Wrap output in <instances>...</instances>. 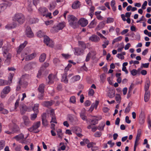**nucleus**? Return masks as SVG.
<instances>
[{"mask_svg": "<svg viewBox=\"0 0 151 151\" xmlns=\"http://www.w3.org/2000/svg\"><path fill=\"white\" fill-rule=\"evenodd\" d=\"M14 22L12 24H9L5 26L7 29H11L14 28L18 25L17 22L19 24H22L25 22V17L23 14L22 13H17L15 14L12 19Z\"/></svg>", "mask_w": 151, "mask_h": 151, "instance_id": "nucleus-1", "label": "nucleus"}, {"mask_svg": "<svg viewBox=\"0 0 151 151\" xmlns=\"http://www.w3.org/2000/svg\"><path fill=\"white\" fill-rule=\"evenodd\" d=\"M68 20L70 26L75 28L78 22V19L72 15H69L68 16Z\"/></svg>", "mask_w": 151, "mask_h": 151, "instance_id": "nucleus-2", "label": "nucleus"}, {"mask_svg": "<svg viewBox=\"0 0 151 151\" xmlns=\"http://www.w3.org/2000/svg\"><path fill=\"white\" fill-rule=\"evenodd\" d=\"M28 76V75L26 74L22 76L21 78L19 79L18 82L19 84H20L23 88H25L28 85V83L27 81H25L24 79L25 78Z\"/></svg>", "mask_w": 151, "mask_h": 151, "instance_id": "nucleus-3", "label": "nucleus"}, {"mask_svg": "<svg viewBox=\"0 0 151 151\" xmlns=\"http://www.w3.org/2000/svg\"><path fill=\"white\" fill-rule=\"evenodd\" d=\"M67 75V73H64L62 75L61 81L65 83H68V79H70V78L73 75V74H70L68 76Z\"/></svg>", "mask_w": 151, "mask_h": 151, "instance_id": "nucleus-4", "label": "nucleus"}, {"mask_svg": "<svg viewBox=\"0 0 151 151\" xmlns=\"http://www.w3.org/2000/svg\"><path fill=\"white\" fill-rule=\"evenodd\" d=\"M40 122L38 121L35 123L32 126L28 129V130L31 132H33L35 133L38 132L39 131L37 130V129L40 126Z\"/></svg>", "mask_w": 151, "mask_h": 151, "instance_id": "nucleus-5", "label": "nucleus"}, {"mask_svg": "<svg viewBox=\"0 0 151 151\" xmlns=\"http://www.w3.org/2000/svg\"><path fill=\"white\" fill-rule=\"evenodd\" d=\"M44 42L47 46L52 47H53L54 43L47 36H44Z\"/></svg>", "mask_w": 151, "mask_h": 151, "instance_id": "nucleus-6", "label": "nucleus"}, {"mask_svg": "<svg viewBox=\"0 0 151 151\" xmlns=\"http://www.w3.org/2000/svg\"><path fill=\"white\" fill-rule=\"evenodd\" d=\"M37 66V63L35 62H32L29 63L26 65L24 67V69L26 70H29L32 69Z\"/></svg>", "mask_w": 151, "mask_h": 151, "instance_id": "nucleus-7", "label": "nucleus"}, {"mask_svg": "<svg viewBox=\"0 0 151 151\" xmlns=\"http://www.w3.org/2000/svg\"><path fill=\"white\" fill-rule=\"evenodd\" d=\"M78 22L82 27L86 26L88 23V20L83 18H81Z\"/></svg>", "mask_w": 151, "mask_h": 151, "instance_id": "nucleus-8", "label": "nucleus"}, {"mask_svg": "<svg viewBox=\"0 0 151 151\" xmlns=\"http://www.w3.org/2000/svg\"><path fill=\"white\" fill-rule=\"evenodd\" d=\"M74 54L77 55H79L83 54L84 52V50L82 48L79 47H76L74 48Z\"/></svg>", "mask_w": 151, "mask_h": 151, "instance_id": "nucleus-9", "label": "nucleus"}, {"mask_svg": "<svg viewBox=\"0 0 151 151\" xmlns=\"http://www.w3.org/2000/svg\"><path fill=\"white\" fill-rule=\"evenodd\" d=\"M145 113L143 111H141L139 117V122L141 124H143L145 122Z\"/></svg>", "mask_w": 151, "mask_h": 151, "instance_id": "nucleus-10", "label": "nucleus"}, {"mask_svg": "<svg viewBox=\"0 0 151 151\" xmlns=\"http://www.w3.org/2000/svg\"><path fill=\"white\" fill-rule=\"evenodd\" d=\"M26 32L27 36L28 37L31 38L34 36V34L32 31L30 27L27 26V27Z\"/></svg>", "mask_w": 151, "mask_h": 151, "instance_id": "nucleus-11", "label": "nucleus"}, {"mask_svg": "<svg viewBox=\"0 0 151 151\" xmlns=\"http://www.w3.org/2000/svg\"><path fill=\"white\" fill-rule=\"evenodd\" d=\"M89 39L90 40L95 42H98L100 40L99 37L96 35H92L89 37Z\"/></svg>", "mask_w": 151, "mask_h": 151, "instance_id": "nucleus-12", "label": "nucleus"}, {"mask_svg": "<svg viewBox=\"0 0 151 151\" xmlns=\"http://www.w3.org/2000/svg\"><path fill=\"white\" fill-rule=\"evenodd\" d=\"M80 116L81 119L83 121H85L88 122V119L86 115V112L84 110L82 111L80 114Z\"/></svg>", "mask_w": 151, "mask_h": 151, "instance_id": "nucleus-13", "label": "nucleus"}, {"mask_svg": "<svg viewBox=\"0 0 151 151\" xmlns=\"http://www.w3.org/2000/svg\"><path fill=\"white\" fill-rule=\"evenodd\" d=\"M42 124L43 125L45 126L47 124V122L46 119V114L43 113L42 115Z\"/></svg>", "mask_w": 151, "mask_h": 151, "instance_id": "nucleus-14", "label": "nucleus"}, {"mask_svg": "<svg viewBox=\"0 0 151 151\" xmlns=\"http://www.w3.org/2000/svg\"><path fill=\"white\" fill-rule=\"evenodd\" d=\"M10 129L13 132V133L18 132L19 130V127L16 124H13Z\"/></svg>", "mask_w": 151, "mask_h": 151, "instance_id": "nucleus-15", "label": "nucleus"}, {"mask_svg": "<svg viewBox=\"0 0 151 151\" xmlns=\"http://www.w3.org/2000/svg\"><path fill=\"white\" fill-rule=\"evenodd\" d=\"M24 123L25 125L28 126L30 124V122L28 116H24L22 117Z\"/></svg>", "mask_w": 151, "mask_h": 151, "instance_id": "nucleus-16", "label": "nucleus"}, {"mask_svg": "<svg viewBox=\"0 0 151 151\" xmlns=\"http://www.w3.org/2000/svg\"><path fill=\"white\" fill-rule=\"evenodd\" d=\"M20 106V112L22 115H23L27 111V108L25 105L24 104Z\"/></svg>", "mask_w": 151, "mask_h": 151, "instance_id": "nucleus-17", "label": "nucleus"}, {"mask_svg": "<svg viewBox=\"0 0 151 151\" xmlns=\"http://www.w3.org/2000/svg\"><path fill=\"white\" fill-rule=\"evenodd\" d=\"M80 6V2L78 1H76L74 2L72 6V8L76 9L79 8Z\"/></svg>", "mask_w": 151, "mask_h": 151, "instance_id": "nucleus-18", "label": "nucleus"}, {"mask_svg": "<svg viewBox=\"0 0 151 151\" xmlns=\"http://www.w3.org/2000/svg\"><path fill=\"white\" fill-rule=\"evenodd\" d=\"M27 44V42L25 41L24 43L21 45L19 46V48L17 51V54H19L20 53L23 48L25 47Z\"/></svg>", "mask_w": 151, "mask_h": 151, "instance_id": "nucleus-19", "label": "nucleus"}, {"mask_svg": "<svg viewBox=\"0 0 151 151\" xmlns=\"http://www.w3.org/2000/svg\"><path fill=\"white\" fill-rule=\"evenodd\" d=\"M150 91L145 92L144 95V101L146 102H147L150 98Z\"/></svg>", "mask_w": 151, "mask_h": 151, "instance_id": "nucleus-20", "label": "nucleus"}, {"mask_svg": "<svg viewBox=\"0 0 151 151\" xmlns=\"http://www.w3.org/2000/svg\"><path fill=\"white\" fill-rule=\"evenodd\" d=\"M80 78V77L79 75H77L71 77L70 79V81L71 82H74L77 81L79 80Z\"/></svg>", "mask_w": 151, "mask_h": 151, "instance_id": "nucleus-21", "label": "nucleus"}, {"mask_svg": "<svg viewBox=\"0 0 151 151\" xmlns=\"http://www.w3.org/2000/svg\"><path fill=\"white\" fill-rule=\"evenodd\" d=\"M36 56V54L35 53H32L27 56L25 58V60L26 61L31 60L34 58Z\"/></svg>", "mask_w": 151, "mask_h": 151, "instance_id": "nucleus-22", "label": "nucleus"}, {"mask_svg": "<svg viewBox=\"0 0 151 151\" xmlns=\"http://www.w3.org/2000/svg\"><path fill=\"white\" fill-rule=\"evenodd\" d=\"M150 84V81L149 79L146 81V84L145 86V92L150 91L148 90Z\"/></svg>", "mask_w": 151, "mask_h": 151, "instance_id": "nucleus-23", "label": "nucleus"}, {"mask_svg": "<svg viewBox=\"0 0 151 151\" xmlns=\"http://www.w3.org/2000/svg\"><path fill=\"white\" fill-rule=\"evenodd\" d=\"M45 88V85L42 83L40 84L38 88V90L39 92L41 93H43L44 92V89Z\"/></svg>", "mask_w": 151, "mask_h": 151, "instance_id": "nucleus-24", "label": "nucleus"}, {"mask_svg": "<svg viewBox=\"0 0 151 151\" xmlns=\"http://www.w3.org/2000/svg\"><path fill=\"white\" fill-rule=\"evenodd\" d=\"M42 104L44 106L49 107L52 105V103L51 101H46L42 102Z\"/></svg>", "mask_w": 151, "mask_h": 151, "instance_id": "nucleus-25", "label": "nucleus"}, {"mask_svg": "<svg viewBox=\"0 0 151 151\" xmlns=\"http://www.w3.org/2000/svg\"><path fill=\"white\" fill-rule=\"evenodd\" d=\"M55 77V76L53 75L50 74L49 75L48 78L49 80V83H53Z\"/></svg>", "mask_w": 151, "mask_h": 151, "instance_id": "nucleus-26", "label": "nucleus"}, {"mask_svg": "<svg viewBox=\"0 0 151 151\" xmlns=\"http://www.w3.org/2000/svg\"><path fill=\"white\" fill-rule=\"evenodd\" d=\"M39 11L44 16L45 15L44 13H46L47 11V9L45 7H40L39 9Z\"/></svg>", "mask_w": 151, "mask_h": 151, "instance_id": "nucleus-27", "label": "nucleus"}, {"mask_svg": "<svg viewBox=\"0 0 151 151\" xmlns=\"http://www.w3.org/2000/svg\"><path fill=\"white\" fill-rule=\"evenodd\" d=\"M24 135L22 134H20L14 137V138L17 141H19L22 139L24 138Z\"/></svg>", "mask_w": 151, "mask_h": 151, "instance_id": "nucleus-28", "label": "nucleus"}, {"mask_svg": "<svg viewBox=\"0 0 151 151\" xmlns=\"http://www.w3.org/2000/svg\"><path fill=\"white\" fill-rule=\"evenodd\" d=\"M46 58V55L45 53L42 54L40 57L39 60L40 62H44Z\"/></svg>", "mask_w": 151, "mask_h": 151, "instance_id": "nucleus-29", "label": "nucleus"}, {"mask_svg": "<svg viewBox=\"0 0 151 151\" xmlns=\"http://www.w3.org/2000/svg\"><path fill=\"white\" fill-rule=\"evenodd\" d=\"M115 91L114 90L110 91L108 94V96L110 98H113L114 96Z\"/></svg>", "mask_w": 151, "mask_h": 151, "instance_id": "nucleus-30", "label": "nucleus"}, {"mask_svg": "<svg viewBox=\"0 0 151 151\" xmlns=\"http://www.w3.org/2000/svg\"><path fill=\"white\" fill-rule=\"evenodd\" d=\"M60 30L58 26L57 25L56 27H53L51 29V32L52 33H55L58 32L59 30Z\"/></svg>", "mask_w": 151, "mask_h": 151, "instance_id": "nucleus-31", "label": "nucleus"}, {"mask_svg": "<svg viewBox=\"0 0 151 151\" xmlns=\"http://www.w3.org/2000/svg\"><path fill=\"white\" fill-rule=\"evenodd\" d=\"M7 7V5L5 3L0 4V13L4 10Z\"/></svg>", "mask_w": 151, "mask_h": 151, "instance_id": "nucleus-32", "label": "nucleus"}, {"mask_svg": "<svg viewBox=\"0 0 151 151\" xmlns=\"http://www.w3.org/2000/svg\"><path fill=\"white\" fill-rule=\"evenodd\" d=\"M4 92L6 94H8L10 91V87L9 86H6L5 87L3 90Z\"/></svg>", "mask_w": 151, "mask_h": 151, "instance_id": "nucleus-33", "label": "nucleus"}, {"mask_svg": "<svg viewBox=\"0 0 151 151\" xmlns=\"http://www.w3.org/2000/svg\"><path fill=\"white\" fill-rule=\"evenodd\" d=\"M39 108V104H36L34 105V106L32 108V109L35 112L38 113L39 111L38 109Z\"/></svg>", "mask_w": 151, "mask_h": 151, "instance_id": "nucleus-34", "label": "nucleus"}, {"mask_svg": "<svg viewBox=\"0 0 151 151\" xmlns=\"http://www.w3.org/2000/svg\"><path fill=\"white\" fill-rule=\"evenodd\" d=\"M5 142L4 140H0V150L3 149L5 146Z\"/></svg>", "mask_w": 151, "mask_h": 151, "instance_id": "nucleus-35", "label": "nucleus"}, {"mask_svg": "<svg viewBox=\"0 0 151 151\" xmlns=\"http://www.w3.org/2000/svg\"><path fill=\"white\" fill-rule=\"evenodd\" d=\"M8 83L7 81L4 80L0 79V86H3L6 85Z\"/></svg>", "mask_w": 151, "mask_h": 151, "instance_id": "nucleus-36", "label": "nucleus"}, {"mask_svg": "<svg viewBox=\"0 0 151 151\" xmlns=\"http://www.w3.org/2000/svg\"><path fill=\"white\" fill-rule=\"evenodd\" d=\"M90 120L91 121V124L94 125H96L98 123V121L99 119L95 118L92 119H90Z\"/></svg>", "mask_w": 151, "mask_h": 151, "instance_id": "nucleus-37", "label": "nucleus"}, {"mask_svg": "<svg viewBox=\"0 0 151 151\" xmlns=\"http://www.w3.org/2000/svg\"><path fill=\"white\" fill-rule=\"evenodd\" d=\"M122 38V36H119L118 37L114 39L112 41V44L113 45L115 43L120 41L121 40Z\"/></svg>", "mask_w": 151, "mask_h": 151, "instance_id": "nucleus-38", "label": "nucleus"}, {"mask_svg": "<svg viewBox=\"0 0 151 151\" xmlns=\"http://www.w3.org/2000/svg\"><path fill=\"white\" fill-rule=\"evenodd\" d=\"M96 25V22L94 20L91 22L88 26L89 27V28H92L94 27Z\"/></svg>", "mask_w": 151, "mask_h": 151, "instance_id": "nucleus-39", "label": "nucleus"}, {"mask_svg": "<svg viewBox=\"0 0 151 151\" xmlns=\"http://www.w3.org/2000/svg\"><path fill=\"white\" fill-rule=\"evenodd\" d=\"M38 113L35 112V113L31 114L30 115V119L32 120H34L37 117V115Z\"/></svg>", "mask_w": 151, "mask_h": 151, "instance_id": "nucleus-40", "label": "nucleus"}, {"mask_svg": "<svg viewBox=\"0 0 151 151\" xmlns=\"http://www.w3.org/2000/svg\"><path fill=\"white\" fill-rule=\"evenodd\" d=\"M79 45L82 47V48L85 49L86 48V45L84 42L81 41H78V42Z\"/></svg>", "mask_w": 151, "mask_h": 151, "instance_id": "nucleus-41", "label": "nucleus"}, {"mask_svg": "<svg viewBox=\"0 0 151 151\" xmlns=\"http://www.w3.org/2000/svg\"><path fill=\"white\" fill-rule=\"evenodd\" d=\"M57 26H58L60 30L62 29L65 26V22L60 23Z\"/></svg>", "mask_w": 151, "mask_h": 151, "instance_id": "nucleus-42", "label": "nucleus"}, {"mask_svg": "<svg viewBox=\"0 0 151 151\" xmlns=\"http://www.w3.org/2000/svg\"><path fill=\"white\" fill-rule=\"evenodd\" d=\"M106 75L104 73H103L100 75V80L101 82L103 83L105 81V80L106 78Z\"/></svg>", "mask_w": 151, "mask_h": 151, "instance_id": "nucleus-43", "label": "nucleus"}, {"mask_svg": "<svg viewBox=\"0 0 151 151\" xmlns=\"http://www.w3.org/2000/svg\"><path fill=\"white\" fill-rule=\"evenodd\" d=\"M104 44L102 45V46L104 48L106 47V46L108 45L109 43V41L108 40H105L104 41Z\"/></svg>", "mask_w": 151, "mask_h": 151, "instance_id": "nucleus-44", "label": "nucleus"}, {"mask_svg": "<svg viewBox=\"0 0 151 151\" xmlns=\"http://www.w3.org/2000/svg\"><path fill=\"white\" fill-rule=\"evenodd\" d=\"M115 99L117 102L120 103L121 102V97L119 95L116 94L115 97Z\"/></svg>", "mask_w": 151, "mask_h": 151, "instance_id": "nucleus-45", "label": "nucleus"}, {"mask_svg": "<svg viewBox=\"0 0 151 151\" xmlns=\"http://www.w3.org/2000/svg\"><path fill=\"white\" fill-rule=\"evenodd\" d=\"M131 108V107L130 105V103H129L128 104L127 106L125 109V111H124V112L125 113H129V111H130Z\"/></svg>", "mask_w": 151, "mask_h": 151, "instance_id": "nucleus-46", "label": "nucleus"}, {"mask_svg": "<svg viewBox=\"0 0 151 151\" xmlns=\"http://www.w3.org/2000/svg\"><path fill=\"white\" fill-rule=\"evenodd\" d=\"M43 67H41L40 70L38 71V73L37 75V76L38 77H40L41 76V74L43 73V71L44 70L43 69Z\"/></svg>", "mask_w": 151, "mask_h": 151, "instance_id": "nucleus-47", "label": "nucleus"}, {"mask_svg": "<svg viewBox=\"0 0 151 151\" xmlns=\"http://www.w3.org/2000/svg\"><path fill=\"white\" fill-rule=\"evenodd\" d=\"M57 134L58 137L60 138H62V130L61 129H58L57 131Z\"/></svg>", "mask_w": 151, "mask_h": 151, "instance_id": "nucleus-48", "label": "nucleus"}, {"mask_svg": "<svg viewBox=\"0 0 151 151\" xmlns=\"http://www.w3.org/2000/svg\"><path fill=\"white\" fill-rule=\"evenodd\" d=\"M37 36L39 37H44V34L43 32H42L41 31H39L37 33Z\"/></svg>", "mask_w": 151, "mask_h": 151, "instance_id": "nucleus-49", "label": "nucleus"}, {"mask_svg": "<svg viewBox=\"0 0 151 151\" xmlns=\"http://www.w3.org/2000/svg\"><path fill=\"white\" fill-rule=\"evenodd\" d=\"M70 101L73 103H75L76 102V97L75 96H72L70 98Z\"/></svg>", "mask_w": 151, "mask_h": 151, "instance_id": "nucleus-50", "label": "nucleus"}, {"mask_svg": "<svg viewBox=\"0 0 151 151\" xmlns=\"http://www.w3.org/2000/svg\"><path fill=\"white\" fill-rule=\"evenodd\" d=\"M137 70L133 69L131 71V73L132 76H134L137 74Z\"/></svg>", "mask_w": 151, "mask_h": 151, "instance_id": "nucleus-51", "label": "nucleus"}, {"mask_svg": "<svg viewBox=\"0 0 151 151\" xmlns=\"http://www.w3.org/2000/svg\"><path fill=\"white\" fill-rule=\"evenodd\" d=\"M101 133L100 132H97L94 134V135L96 137H99L101 135Z\"/></svg>", "mask_w": 151, "mask_h": 151, "instance_id": "nucleus-52", "label": "nucleus"}, {"mask_svg": "<svg viewBox=\"0 0 151 151\" xmlns=\"http://www.w3.org/2000/svg\"><path fill=\"white\" fill-rule=\"evenodd\" d=\"M2 50L4 54H7L8 50L7 47L4 46L2 48Z\"/></svg>", "mask_w": 151, "mask_h": 151, "instance_id": "nucleus-53", "label": "nucleus"}, {"mask_svg": "<svg viewBox=\"0 0 151 151\" xmlns=\"http://www.w3.org/2000/svg\"><path fill=\"white\" fill-rule=\"evenodd\" d=\"M55 6L53 3H51L50 5L49 9L50 10H51L55 8Z\"/></svg>", "mask_w": 151, "mask_h": 151, "instance_id": "nucleus-54", "label": "nucleus"}, {"mask_svg": "<svg viewBox=\"0 0 151 151\" xmlns=\"http://www.w3.org/2000/svg\"><path fill=\"white\" fill-rule=\"evenodd\" d=\"M91 53L90 52H89L88 54L86 56V61L88 62L89 60L90 59L91 57Z\"/></svg>", "mask_w": 151, "mask_h": 151, "instance_id": "nucleus-55", "label": "nucleus"}, {"mask_svg": "<svg viewBox=\"0 0 151 151\" xmlns=\"http://www.w3.org/2000/svg\"><path fill=\"white\" fill-rule=\"evenodd\" d=\"M114 21V19L112 18L109 17L108 18L107 20V23H109L112 22Z\"/></svg>", "mask_w": 151, "mask_h": 151, "instance_id": "nucleus-56", "label": "nucleus"}, {"mask_svg": "<svg viewBox=\"0 0 151 151\" xmlns=\"http://www.w3.org/2000/svg\"><path fill=\"white\" fill-rule=\"evenodd\" d=\"M94 93V90L93 89H91L89 90L88 93L89 95L92 96L93 95Z\"/></svg>", "mask_w": 151, "mask_h": 151, "instance_id": "nucleus-57", "label": "nucleus"}, {"mask_svg": "<svg viewBox=\"0 0 151 151\" xmlns=\"http://www.w3.org/2000/svg\"><path fill=\"white\" fill-rule=\"evenodd\" d=\"M85 105L86 106H90L91 104V102L89 100H86L84 103Z\"/></svg>", "mask_w": 151, "mask_h": 151, "instance_id": "nucleus-58", "label": "nucleus"}, {"mask_svg": "<svg viewBox=\"0 0 151 151\" xmlns=\"http://www.w3.org/2000/svg\"><path fill=\"white\" fill-rule=\"evenodd\" d=\"M96 145V143H93V142H90L89 143H88L87 145V146L88 147V148H89L91 147H93V145Z\"/></svg>", "mask_w": 151, "mask_h": 151, "instance_id": "nucleus-59", "label": "nucleus"}, {"mask_svg": "<svg viewBox=\"0 0 151 151\" xmlns=\"http://www.w3.org/2000/svg\"><path fill=\"white\" fill-rule=\"evenodd\" d=\"M133 86H134L133 84H132L131 85L130 87H129V90L128 91V94H129L130 93L131 91H132V88L133 87Z\"/></svg>", "mask_w": 151, "mask_h": 151, "instance_id": "nucleus-60", "label": "nucleus"}, {"mask_svg": "<svg viewBox=\"0 0 151 151\" xmlns=\"http://www.w3.org/2000/svg\"><path fill=\"white\" fill-rule=\"evenodd\" d=\"M117 57L118 58L121 59L122 60H123L124 59V57L122 55V54H117Z\"/></svg>", "mask_w": 151, "mask_h": 151, "instance_id": "nucleus-61", "label": "nucleus"}, {"mask_svg": "<svg viewBox=\"0 0 151 151\" xmlns=\"http://www.w3.org/2000/svg\"><path fill=\"white\" fill-rule=\"evenodd\" d=\"M141 130L140 129H138V130L137 131V135L136 138L139 139V137L141 134Z\"/></svg>", "mask_w": 151, "mask_h": 151, "instance_id": "nucleus-62", "label": "nucleus"}, {"mask_svg": "<svg viewBox=\"0 0 151 151\" xmlns=\"http://www.w3.org/2000/svg\"><path fill=\"white\" fill-rule=\"evenodd\" d=\"M147 2L146 1H145L143 4L142 5V8L143 9H145L146 7L145 6H147Z\"/></svg>", "mask_w": 151, "mask_h": 151, "instance_id": "nucleus-63", "label": "nucleus"}, {"mask_svg": "<svg viewBox=\"0 0 151 151\" xmlns=\"http://www.w3.org/2000/svg\"><path fill=\"white\" fill-rule=\"evenodd\" d=\"M49 65V64L47 63H44L42 66L41 67H43V69L44 70L45 69V68L48 67Z\"/></svg>", "mask_w": 151, "mask_h": 151, "instance_id": "nucleus-64", "label": "nucleus"}]
</instances>
